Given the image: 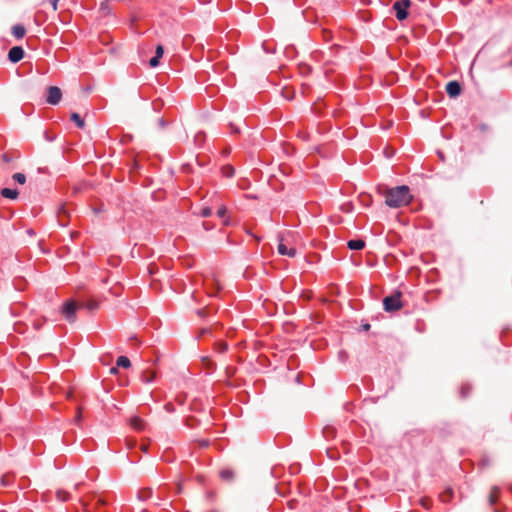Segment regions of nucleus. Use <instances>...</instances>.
I'll return each mask as SVG.
<instances>
[{
    "mask_svg": "<svg viewBox=\"0 0 512 512\" xmlns=\"http://www.w3.org/2000/svg\"><path fill=\"white\" fill-rule=\"evenodd\" d=\"M227 169V176H232L234 173V169L232 167H228Z\"/></svg>",
    "mask_w": 512,
    "mask_h": 512,
    "instance_id": "nucleus-32",
    "label": "nucleus"
},
{
    "mask_svg": "<svg viewBox=\"0 0 512 512\" xmlns=\"http://www.w3.org/2000/svg\"><path fill=\"white\" fill-rule=\"evenodd\" d=\"M211 214H212V209L210 207H204L200 212V215L202 217H209Z\"/></svg>",
    "mask_w": 512,
    "mask_h": 512,
    "instance_id": "nucleus-24",
    "label": "nucleus"
},
{
    "mask_svg": "<svg viewBox=\"0 0 512 512\" xmlns=\"http://www.w3.org/2000/svg\"><path fill=\"white\" fill-rule=\"evenodd\" d=\"M347 245L351 250H361L365 247V242L361 239H354L350 240Z\"/></svg>",
    "mask_w": 512,
    "mask_h": 512,
    "instance_id": "nucleus-9",
    "label": "nucleus"
},
{
    "mask_svg": "<svg viewBox=\"0 0 512 512\" xmlns=\"http://www.w3.org/2000/svg\"><path fill=\"white\" fill-rule=\"evenodd\" d=\"M220 477L224 481H232L234 479V472L231 469H223L220 471Z\"/></svg>",
    "mask_w": 512,
    "mask_h": 512,
    "instance_id": "nucleus-15",
    "label": "nucleus"
},
{
    "mask_svg": "<svg viewBox=\"0 0 512 512\" xmlns=\"http://www.w3.org/2000/svg\"><path fill=\"white\" fill-rule=\"evenodd\" d=\"M56 497L58 500L65 502L69 499V493L65 490L60 489L56 492Z\"/></svg>",
    "mask_w": 512,
    "mask_h": 512,
    "instance_id": "nucleus-19",
    "label": "nucleus"
},
{
    "mask_svg": "<svg viewBox=\"0 0 512 512\" xmlns=\"http://www.w3.org/2000/svg\"><path fill=\"white\" fill-rule=\"evenodd\" d=\"M12 178L14 181L21 185L26 182V176L23 173H15Z\"/></svg>",
    "mask_w": 512,
    "mask_h": 512,
    "instance_id": "nucleus-20",
    "label": "nucleus"
},
{
    "mask_svg": "<svg viewBox=\"0 0 512 512\" xmlns=\"http://www.w3.org/2000/svg\"><path fill=\"white\" fill-rule=\"evenodd\" d=\"M110 373H111V374H117V373H118V368H117V367H112V368L110 369Z\"/></svg>",
    "mask_w": 512,
    "mask_h": 512,
    "instance_id": "nucleus-33",
    "label": "nucleus"
},
{
    "mask_svg": "<svg viewBox=\"0 0 512 512\" xmlns=\"http://www.w3.org/2000/svg\"><path fill=\"white\" fill-rule=\"evenodd\" d=\"M201 136H202L201 134L197 135V136H196V141H198V140L200 139V137H201Z\"/></svg>",
    "mask_w": 512,
    "mask_h": 512,
    "instance_id": "nucleus-41",
    "label": "nucleus"
},
{
    "mask_svg": "<svg viewBox=\"0 0 512 512\" xmlns=\"http://www.w3.org/2000/svg\"><path fill=\"white\" fill-rule=\"evenodd\" d=\"M165 407H166L167 410H171L170 404H166Z\"/></svg>",
    "mask_w": 512,
    "mask_h": 512,
    "instance_id": "nucleus-39",
    "label": "nucleus"
},
{
    "mask_svg": "<svg viewBox=\"0 0 512 512\" xmlns=\"http://www.w3.org/2000/svg\"><path fill=\"white\" fill-rule=\"evenodd\" d=\"M4 160L8 161V157L6 155H4Z\"/></svg>",
    "mask_w": 512,
    "mask_h": 512,
    "instance_id": "nucleus-42",
    "label": "nucleus"
},
{
    "mask_svg": "<svg viewBox=\"0 0 512 512\" xmlns=\"http://www.w3.org/2000/svg\"><path fill=\"white\" fill-rule=\"evenodd\" d=\"M225 214H226V208L224 206H222L221 208L218 209V211H217L218 217L224 218Z\"/></svg>",
    "mask_w": 512,
    "mask_h": 512,
    "instance_id": "nucleus-28",
    "label": "nucleus"
},
{
    "mask_svg": "<svg viewBox=\"0 0 512 512\" xmlns=\"http://www.w3.org/2000/svg\"><path fill=\"white\" fill-rule=\"evenodd\" d=\"M26 33V30H25V27L22 26V25H14L12 27V34L14 37H16L17 39H21L24 37Z\"/></svg>",
    "mask_w": 512,
    "mask_h": 512,
    "instance_id": "nucleus-11",
    "label": "nucleus"
},
{
    "mask_svg": "<svg viewBox=\"0 0 512 512\" xmlns=\"http://www.w3.org/2000/svg\"><path fill=\"white\" fill-rule=\"evenodd\" d=\"M78 309V304L75 301L66 302L62 307V314L69 322H74L76 320V311Z\"/></svg>",
    "mask_w": 512,
    "mask_h": 512,
    "instance_id": "nucleus-4",
    "label": "nucleus"
},
{
    "mask_svg": "<svg viewBox=\"0 0 512 512\" xmlns=\"http://www.w3.org/2000/svg\"><path fill=\"white\" fill-rule=\"evenodd\" d=\"M224 224H225V225H229V220H228V219H225V220H224Z\"/></svg>",
    "mask_w": 512,
    "mask_h": 512,
    "instance_id": "nucleus-38",
    "label": "nucleus"
},
{
    "mask_svg": "<svg viewBox=\"0 0 512 512\" xmlns=\"http://www.w3.org/2000/svg\"><path fill=\"white\" fill-rule=\"evenodd\" d=\"M277 250L280 255H287L289 257H294L296 255V250L294 248L288 249L282 240L278 244Z\"/></svg>",
    "mask_w": 512,
    "mask_h": 512,
    "instance_id": "nucleus-8",
    "label": "nucleus"
},
{
    "mask_svg": "<svg viewBox=\"0 0 512 512\" xmlns=\"http://www.w3.org/2000/svg\"><path fill=\"white\" fill-rule=\"evenodd\" d=\"M116 363H117L118 367H123V368H129L131 365L130 360L126 356L118 357Z\"/></svg>",
    "mask_w": 512,
    "mask_h": 512,
    "instance_id": "nucleus-17",
    "label": "nucleus"
},
{
    "mask_svg": "<svg viewBox=\"0 0 512 512\" xmlns=\"http://www.w3.org/2000/svg\"><path fill=\"white\" fill-rule=\"evenodd\" d=\"M96 505L97 506L98 505H106V500H104L103 498L100 497V498L97 499Z\"/></svg>",
    "mask_w": 512,
    "mask_h": 512,
    "instance_id": "nucleus-31",
    "label": "nucleus"
},
{
    "mask_svg": "<svg viewBox=\"0 0 512 512\" xmlns=\"http://www.w3.org/2000/svg\"><path fill=\"white\" fill-rule=\"evenodd\" d=\"M452 494H453V491L451 489H446L441 495H440V498H441V501L442 502H448L450 501L451 497H452Z\"/></svg>",
    "mask_w": 512,
    "mask_h": 512,
    "instance_id": "nucleus-21",
    "label": "nucleus"
},
{
    "mask_svg": "<svg viewBox=\"0 0 512 512\" xmlns=\"http://www.w3.org/2000/svg\"><path fill=\"white\" fill-rule=\"evenodd\" d=\"M163 53H164V49H163V46L162 45H158L156 47V52H155V56L161 58L163 56Z\"/></svg>",
    "mask_w": 512,
    "mask_h": 512,
    "instance_id": "nucleus-27",
    "label": "nucleus"
},
{
    "mask_svg": "<svg viewBox=\"0 0 512 512\" xmlns=\"http://www.w3.org/2000/svg\"><path fill=\"white\" fill-rule=\"evenodd\" d=\"M203 226L205 229H209L207 226H206V223H203Z\"/></svg>",
    "mask_w": 512,
    "mask_h": 512,
    "instance_id": "nucleus-43",
    "label": "nucleus"
},
{
    "mask_svg": "<svg viewBox=\"0 0 512 512\" xmlns=\"http://www.w3.org/2000/svg\"><path fill=\"white\" fill-rule=\"evenodd\" d=\"M446 92L451 98H455L461 94V85L457 81H450L446 85Z\"/></svg>",
    "mask_w": 512,
    "mask_h": 512,
    "instance_id": "nucleus-7",
    "label": "nucleus"
},
{
    "mask_svg": "<svg viewBox=\"0 0 512 512\" xmlns=\"http://www.w3.org/2000/svg\"><path fill=\"white\" fill-rule=\"evenodd\" d=\"M154 378L155 372L149 370H145L141 376V379L144 383H151L154 380Z\"/></svg>",
    "mask_w": 512,
    "mask_h": 512,
    "instance_id": "nucleus-16",
    "label": "nucleus"
},
{
    "mask_svg": "<svg viewBox=\"0 0 512 512\" xmlns=\"http://www.w3.org/2000/svg\"><path fill=\"white\" fill-rule=\"evenodd\" d=\"M12 477L8 474L3 475L1 477V486L2 487H8L11 484Z\"/></svg>",
    "mask_w": 512,
    "mask_h": 512,
    "instance_id": "nucleus-23",
    "label": "nucleus"
},
{
    "mask_svg": "<svg viewBox=\"0 0 512 512\" xmlns=\"http://www.w3.org/2000/svg\"><path fill=\"white\" fill-rule=\"evenodd\" d=\"M59 223H60L62 226H65V225H66V223H64V222L62 221V219H61V218L59 219Z\"/></svg>",
    "mask_w": 512,
    "mask_h": 512,
    "instance_id": "nucleus-37",
    "label": "nucleus"
},
{
    "mask_svg": "<svg viewBox=\"0 0 512 512\" xmlns=\"http://www.w3.org/2000/svg\"><path fill=\"white\" fill-rule=\"evenodd\" d=\"M159 57L154 56L150 59L149 64L151 67H157L159 65Z\"/></svg>",
    "mask_w": 512,
    "mask_h": 512,
    "instance_id": "nucleus-26",
    "label": "nucleus"
},
{
    "mask_svg": "<svg viewBox=\"0 0 512 512\" xmlns=\"http://www.w3.org/2000/svg\"><path fill=\"white\" fill-rule=\"evenodd\" d=\"M217 349H218V351L220 353H223V352H225L228 349V346H227V344L225 342H220L217 345Z\"/></svg>",
    "mask_w": 512,
    "mask_h": 512,
    "instance_id": "nucleus-25",
    "label": "nucleus"
},
{
    "mask_svg": "<svg viewBox=\"0 0 512 512\" xmlns=\"http://www.w3.org/2000/svg\"><path fill=\"white\" fill-rule=\"evenodd\" d=\"M385 198V203L391 208H399L406 206L412 200L410 189L406 185L397 186L394 188H385L382 192Z\"/></svg>",
    "mask_w": 512,
    "mask_h": 512,
    "instance_id": "nucleus-1",
    "label": "nucleus"
},
{
    "mask_svg": "<svg viewBox=\"0 0 512 512\" xmlns=\"http://www.w3.org/2000/svg\"><path fill=\"white\" fill-rule=\"evenodd\" d=\"M401 292L395 291L392 295L383 299V306L386 312H395L402 308Z\"/></svg>",
    "mask_w": 512,
    "mask_h": 512,
    "instance_id": "nucleus-2",
    "label": "nucleus"
},
{
    "mask_svg": "<svg viewBox=\"0 0 512 512\" xmlns=\"http://www.w3.org/2000/svg\"><path fill=\"white\" fill-rule=\"evenodd\" d=\"M61 97H62V92H61L60 88H58L56 86H51L48 88V93H47V98H46L47 103H49L51 105H56L60 102Z\"/></svg>",
    "mask_w": 512,
    "mask_h": 512,
    "instance_id": "nucleus-5",
    "label": "nucleus"
},
{
    "mask_svg": "<svg viewBox=\"0 0 512 512\" xmlns=\"http://www.w3.org/2000/svg\"><path fill=\"white\" fill-rule=\"evenodd\" d=\"M99 304L97 301L95 300H88L86 303H85V307L89 310V311H93V310H96L98 308Z\"/></svg>",
    "mask_w": 512,
    "mask_h": 512,
    "instance_id": "nucleus-22",
    "label": "nucleus"
},
{
    "mask_svg": "<svg viewBox=\"0 0 512 512\" xmlns=\"http://www.w3.org/2000/svg\"><path fill=\"white\" fill-rule=\"evenodd\" d=\"M24 57V50L20 46H14L9 50L8 59L12 63H17Z\"/></svg>",
    "mask_w": 512,
    "mask_h": 512,
    "instance_id": "nucleus-6",
    "label": "nucleus"
},
{
    "mask_svg": "<svg viewBox=\"0 0 512 512\" xmlns=\"http://www.w3.org/2000/svg\"><path fill=\"white\" fill-rule=\"evenodd\" d=\"M363 329H364L365 331L369 330V329H370V324H365V325H363Z\"/></svg>",
    "mask_w": 512,
    "mask_h": 512,
    "instance_id": "nucleus-34",
    "label": "nucleus"
},
{
    "mask_svg": "<svg viewBox=\"0 0 512 512\" xmlns=\"http://www.w3.org/2000/svg\"><path fill=\"white\" fill-rule=\"evenodd\" d=\"M469 388L468 387H462L461 394L463 397H466L468 395Z\"/></svg>",
    "mask_w": 512,
    "mask_h": 512,
    "instance_id": "nucleus-30",
    "label": "nucleus"
},
{
    "mask_svg": "<svg viewBox=\"0 0 512 512\" xmlns=\"http://www.w3.org/2000/svg\"><path fill=\"white\" fill-rule=\"evenodd\" d=\"M58 1L59 0H50L52 8H53L54 11H56L57 8H58Z\"/></svg>",
    "mask_w": 512,
    "mask_h": 512,
    "instance_id": "nucleus-29",
    "label": "nucleus"
},
{
    "mask_svg": "<svg viewBox=\"0 0 512 512\" xmlns=\"http://www.w3.org/2000/svg\"><path fill=\"white\" fill-rule=\"evenodd\" d=\"M18 191L17 190H13V189H10V188H3L1 190V195L4 197V198H9V199H16L18 197Z\"/></svg>",
    "mask_w": 512,
    "mask_h": 512,
    "instance_id": "nucleus-13",
    "label": "nucleus"
},
{
    "mask_svg": "<svg viewBox=\"0 0 512 512\" xmlns=\"http://www.w3.org/2000/svg\"><path fill=\"white\" fill-rule=\"evenodd\" d=\"M80 419H81V415H80V413H78L77 416H76V421L79 422Z\"/></svg>",
    "mask_w": 512,
    "mask_h": 512,
    "instance_id": "nucleus-36",
    "label": "nucleus"
},
{
    "mask_svg": "<svg viewBox=\"0 0 512 512\" xmlns=\"http://www.w3.org/2000/svg\"><path fill=\"white\" fill-rule=\"evenodd\" d=\"M130 424L137 431H142L145 427L143 420L138 416L131 418Z\"/></svg>",
    "mask_w": 512,
    "mask_h": 512,
    "instance_id": "nucleus-10",
    "label": "nucleus"
},
{
    "mask_svg": "<svg viewBox=\"0 0 512 512\" xmlns=\"http://www.w3.org/2000/svg\"><path fill=\"white\" fill-rule=\"evenodd\" d=\"M499 493H500V488L497 486H493L491 489V492L489 494V497H488V501H489L490 505H494L496 503Z\"/></svg>",
    "mask_w": 512,
    "mask_h": 512,
    "instance_id": "nucleus-12",
    "label": "nucleus"
},
{
    "mask_svg": "<svg viewBox=\"0 0 512 512\" xmlns=\"http://www.w3.org/2000/svg\"><path fill=\"white\" fill-rule=\"evenodd\" d=\"M165 407H166L167 410H171L170 404H166Z\"/></svg>",
    "mask_w": 512,
    "mask_h": 512,
    "instance_id": "nucleus-40",
    "label": "nucleus"
},
{
    "mask_svg": "<svg viewBox=\"0 0 512 512\" xmlns=\"http://www.w3.org/2000/svg\"><path fill=\"white\" fill-rule=\"evenodd\" d=\"M511 491H512V485H511Z\"/></svg>",
    "mask_w": 512,
    "mask_h": 512,
    "instance_id": "nucleus-44",
    "label": "nucleus"
},
{
    "mask_svg": "<svg viewBox=\"0 0 512 512\" xmlns=\"http://www.w3.org/2000/svg\"><path fill=\"white\" fill-rule=\"evenodd\" d=\"M152 496L151 488H143L138 491V499L141 501H146Z\"/></svg>",
    "mask_w": 512,
    "mask_h": 512,
    "instance_id": "nucleus-14",
    "label": "nucleus"
},
{
    "mask_svg": "<svg viewBox=\"0 0 512 512\" xmlns=\"http://www.w3.org/2000/svg\"><path fill=\"white\" fill-rule=\"evenodd\" d=\"M71 120H72L73 122H75V123H76V125H77L79 128H83V127H84V120L80 117V115H79V114H77V113H73V114L71 115Z\"/></svg>",
    "mask_w": 512,
    "mask_h": 512,
    "instance_id": "nucleus-18",
    "label": "nucleus"
},
{
    "mask_svg": "<svg viewBox=\"0 0 512 512\" xmlns=\"http://www.w3.org/2000/svg\"><path fill=\"white\" fill-rule=\"evenodd\" d=\"M147 448H148V447H147L146 445H142V446H141V449H142V451H144V452H146V451H147Z\"/></svg>",
    "mask_w": 512,
    "mask_h": 512,
    "instance_id": "nucleus-35",
    "label": "nucleus"
},
{
    "mask_svg": "<svg viewBox=\"0 0 512 512\" xmlns=\"http://www.w3.org/2000/svg\"><path fill=\"white\" fill-rule=\"evenodd\" d=\"M411 6L410 0H399L393 4L395 16L399 21H403L408 16V8Z\"/></svg>",
    "mask_w": 512,
    "mask_h": 512,
    "instance_id": "nucleus-3",
    "label": "nucleus"
}]
</instances>
